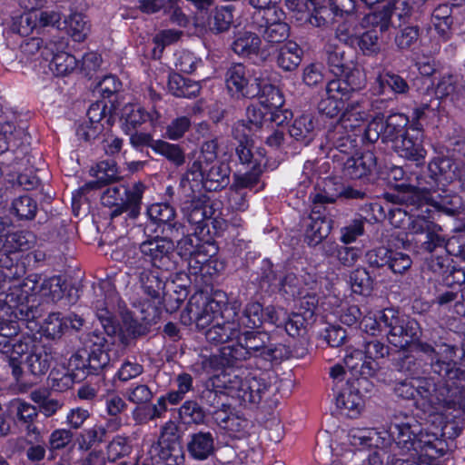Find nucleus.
Here are the masks:
<instances>
[{
	"instance_id": "5",
	"label": "nucleus",
	"mask_w": 465,
	"mask_h": 465,
	"mask_svg": "<svg viewBox=\"0 0 465 465\" xmlns=\"http://www.w3.org/2000/svg\"><path fill=\"white\" fill-rule=\"evenodd\" d=\"M227 297L223 292H215L212 296L203 292L193 294L181 315L182 322L188 325L195 322L198 329L204 330L226 314Z\"/></svg>"
},
{
	"instance_id": "17",
	"label": "nucleus",
	"mask_w": 465,
	"mask_h": 465,
	"mask_svg": "<svg viewBox=\"0 0 465 465\" xmlns=\"http://www.w3.org/2000/svg\"><path fill=\"white\" fill-rule=\"evenodd\" d=\"M64 282L61 276L54 275L45 278L40 283L37 276L27 277L22 286V292L26 295L39 296L40 301L44 302H55L64 295Z\"/></svg>"
},
{
	"instance_id": "19",
	"label": "nucleus",
	"mask_w": 465,
	"mask_h": 465,
	"mask_svg": "<svg viewBox=\"0 0 465 465\" xmlns=\"http://www.w3.org/2000/svg\"><path fill=\"white\" fill-rule=\"evenodd\" d=\"M240 338L249 357H261L269 361L282 357V349L271 342L266 332L245 331Z\"/></svg>"
},
{
	"instance_id": "10",
	"label": "nucleus",
	"mask_w": 465,
	"mask_h": 465,
	"mask_svg": "<svg viewBox=\"0 0 465 465\" xmlns=\"http://www.w3.org/2000/svg\"><path fill=\"white\" fill-rule=\"evenodd\" d=\"M399 184L393 193H386V199L396 204H406L410 208L411 217L423 218L426 220L435 219L436 209L432 206V201L430 198V191L433 187Z\"/></svg>"
},
{
	"instance_id": "23",
	"label": "nucleus",
	"mask_w": 465,
	"mask_h": 465,
	"mask_svg": "<svg viewBox=\"0 0 465 465\" xmlns=\"http://www.w3.org/2000/svg\"><path fill=\"white\" fill-rule=\"evenodd\" d=\"M335 403L341 414L356 418L363 409V399L358 389L347 384L337 394Z\"/></svg>"
},
{
	"instance_id": "18",
	"label": "nucleus",
	"mask_w": 465,
	"mask_h": 465,
	"mask_svg": "<svg viewBox=\"0 0 465 465\" xmlns=\"http://www.w3.org/2000/svg\"><path fill=\"white\" fill-rule=\"evenodd\" d=\"M364 22L374 28L364 32L358 39V45L363 54L373 55L381 51L380 35L377 31L384 32L390 27V17L386 12L371 13L365 15Z\"/></svg>"
},
{
	"instance_id": "54",
	"label": "nucleus",
	"mask_w": 465,
	"mask_h": 465,
	"mask_svg": "<svg viewBox=\"0 0 465 465\" xmlns=\"http://www.w3.org/2000/svg\"><path fill=\"white\" fill-rule=\"evenodd\" d=\"M240 337L241 333L238 337H235L237 339L235 342L224 345L221 348L222 357L225 360L227 366H232L238 361L250 358Z\"/></svg>"
},
{
	"instance_id": "42",
	"label": "nucleus",
	"mask_w": 465,
	"mask_h": 465,
	"mask_svg": "<svg viewBox=\"0 0 465 465\" xmlns=\"http://www.w3.org/2000/svg\"><path fill=\"white\" fill-rule=\"evenodd\" d=\"M152 149L176 167L185 163L184 151L179 144L170 143L163 140H155L152 144Z\"/></svg>"
},
{
	"instance_id": "16",
	"label": "nucleus",
	"mask_w": 465,
	"mask_h": 465,
	"mask_svg": "<svg viewBox=\"0 0 465 465\" xmlns=\"http://www.w3.org/2000/svg\"><path fill=\"white\" fill-rule=\"evenodd\" d=\"M241 310V302L237 300L230 303V308H225V315L223 320L211 324L205 331V337L210 342L224 343L232 341L241 333L239 324H237L234 316L238 315Z\"/></svg>"
},
{
	"instance_id": "46",
	"label": "nucleus",
	"mask_w": 465,
	"mask_h": 465,
	"mask_svg": "<svg viewBox=\"0 0 465 465\" xmlns=\"http://www.w3.org/2000/svg\"><path fill=\"white\" fill-rule=\"evenodd\" d=\"M262 172L263 169L262 164L255 160L249 172H245L243 173H236L233 174L232 184L233 185V188H239L242 191L244 189L252 190L260 183Z\"/></svg>"
},
{
	"instance_id": "1",
	"label": "nucleus",
	"mask_w": 465,
	"mask_h": 465,
	"mask_svg": "<svg viewBox=\"0 0 465 465\" xmlns=\"http://www.w3.org/2000/svg\"><path fill=\"white\" fill-rule=\"evenodd\" d=\"M417 350L430 359L431 372L437 377L418 379L416 408L429 415L450 409L465 411V370L459 366V348L419 341Z\"/></svg>"
},
{
	"instance_id": "28",
	"label": "nucleus",
	"mask_w": 465,
	"mask_h": 465,
	"mask_svg": "<svg viewBox=\"0 0 465 465\" xmlns=\"http://www.w3.org/2000/svg\"><path fill=\"white\" fill-rule=\"evenodd\" d=\"M376 165V157L371 151L359 156L347 158L343 163V173L351 179H360L369 174Z\"/></svg>"
},
{
	"instance_id": "62",
	"label": "nucleus",
	"mask_w": 465,
	"mask_h": 465,
	"mask_svg": "<svg viewBox=\"0 0 465 465\" xmlns=\"http://www.w3.org/2000/svg\"><path fill=\"white\" fill-rule=\"evenodd\" d=\"M419 36V27L410 25L401 29L396 35L394 41L399 49L408 50L417 43Z\"/></svg>"
},
{
	"instance_id": "9",
	"label": "nucleus",
	"mask_w": 465,
	"mask_h": 465,
	"mask_svg": "<svg viewBox=\"0 0 465 465\" xmlns=\"http://www.w3.org/2000/svg\"><path fill=\"white\" fill-rule=\"evenodd\" d=\"M223 393L235 399L241 405L256 406L268 397L270 384L261 377L224 373L223 375Z\"/></svg>"
},
{
	"instance_id": "44",
	"label": "nucleus",
	"mask_w": 465,
	"mask_h": 465,
	"mask_svg": "<svg viewBox=\"0 0 465 465\" xmlns=\"http://www.w3.org/2000/svg\"><path fill=\"white\" fill-rule=\"evenodd\" d=\"M240 310L238 311V313ZM234 319L239 324V328H256L262 325L263 322V309L259 302H250L245 307L242 315L234 316Z\"/></svg>"
},
{
	"instance_id": "22",
	"label": "nucleus",
	"mask_w": 465,
	"mask_h": 465,
	"mask_svg": "<svg viewBox=\"0 0 465 465\" xmlns=\"http://www.w3.org/2000/svg\"><path fill=\"white\" fill-rule=\"evenodd\" d=\"M429 178L431 182H428V187L442 190L455 177V170L453 161L448 157H436L428 166Z\"/></svg>"
},
{
	"instance_id": "36",
	"label": "nucleus",
	"mask_w": 465,
	"mask_h": 465,
	"mask_svg": "<svg viewBox=\"0 0 465 465\" xmlns=\"http://www.w3.org/2000/svg\"><path fill=\"white\" fill-rule=\"evenodd\" d=\"M151 452L163 465H183L185 454L182 445L152 446Z\"/></svg>"
},
{
	"instance_id": "15",
	"label": "nucleus",
	"mask_w": 465,
	"mask_h": 465,
	"mask_svg": "<svg viewBox=\"0 0 465 465\" xmlns=\"http://www.w3.org/2000/svg\"><path fill=\"white\" fill-rule=\"evenodd\" d=\"M281 9H267L252 15V23L263 39L272 44L285 41L290 35V26L282 21Z\"/></svg>"
},
{
	"instance_id": "39",
	"label": "nucleus",
	"mask_w": 465,
	"mask_h": 465,
	"mask_svg": "<svg viewBox=\"0 0 465 465\" xmlns=\"http://www.w3.org/2000/svg\"><path fill=\"white\" fill-rule=\"evenodd\" d=\"M219 143L217 138H212L204 141L201 145L200 154L189 166L190 173L201 171L202 165L207 166L217 162Z\"/></svg>"
},
{
	"instance_id": "13",
	"label": "nucleus",
	"mask_w": 465,
	"mask_h": 465,
	"mask_svg": "<svg viewBox=\"0 0 465 465\" xmlns=\"http://www.w3.org/2000/svg\"><path fill=\"white\" fill-rule=\"evenodd\" d=\"M225 84L232 96L252 99L263 91L266 83H262L252 69L242 64H234L226 72Z\"/></svg>"
},
{
	"instance_id": "61",
	"label": "nucleus",
	"mask_w": 465,
	"mask_h": 465,
	"mask_svg": "<svg viewBox=\"0 0 465 465\" xmlns=\"http://www.w3.org/2000/svg\"><path fill=\"white\" fill-rule=\"evenodd\" d=\"M199 235L200 234H194L193 232V234H189L182 238L177 242V253L186 262H188L189 258H191L197 251L198 247H200V244L204 242L199 237Z\"/></svg>"
},
{
	"instance_id": "45",
	"label": "nucleus",
	"mask_w": 465,
	"mask_h": 465,
	"mask_svg": "<svg viewBox=\"0 0 465 465\" xmlns=\"http://www.w3.org/2000/svg\"><path fill=\"white\" fill-rule=\"evenodd\" d=\"M349 283L354 293L367 296L373 289V279L363 267L353 270L349 276Z\"/></svg>"
},
{
	"instance_id": "30",
	"label": "nucleus",
	"mask_w": 465,
	"mask_h": 465,
	"mask_svg": "<svg viewBox=\"0 0 465 465\" xmlns=\"http://www.w3.org/2000/svg\"><path fill=\"white\" fill-rule=\"evenodd\" d=\"M386 87L395 94H406L410 90L407 81L391 71L380 72L371 84L375 94H383Z\"/></svg>"
},
{
	"instance_id": "32",
	"label": "nucleus",
	"mask_w": 465,
	"mask_h": 465,
	"mask_svg": "<svg viewBox=\"0 0 465 465\" xmlns=\"http://www.w3.org/2000/svg\"><path fill=\"white\" fill-rule=\"evenodd\" d=\"M202 86L198 81L183 77L176 73L169 76L168 90L176 97L194 98L199 95Z\"/></svg>"
},
{
	"instance_id": "25",
	"label": "nucleus",
	"mask_w": 465,
	"mask_h": 465,
	"mask_svg": "<svg viewBox=\"0 0 465 465\" xmlns=\"http://www.w3.org/2000/svg\"><path fill=\"white\" fill-rule=\"evenodd\" d=\"M183 213L187 222L194 226V234H203L206 228L208 219L207 205L205 200L198 197L183 203Z\"/></svg>"
},
{
	"instance_id": "57",
	"label": "nucleus",
	"mask_w": 465,
	"mask_h": 465,
	"mask_svg": "<svg viewBox=\"0 0 465 465\" xmlns=\"http://www.w3.org/2000/svg\"><path fill=\"white\" fill-rule=\"evenodd\" d=\"M422 13L415 4L414 0H395L392 14L403 22L411 18H418Z\"/></svg>"
},
{
	"instance_id": "6",
	"label": "nucleus",
	"mask_w": 465,
	"mask_h": 465,
	"mask_svg": "<svg viewBox=\"0 0 465 465\" xmlns=\"http://www.w3.org/2000/svg\"><path fill=\"white\" fill-rule=\"evenodd\" d=\"M389 353V347L385 343L372 339L365 341L361 348L348 347L343 362L353 377L367 380L376 375L381 368L379 360L387 357Z\"/></svg>"
},
{
	"instance_id": "48",
	"label": "nucleus",
	"mask_w": 465,
	"mask_h": 465,
	"mask_svg": "<svg viewBox=\"0 0 465 465\" xmlns=\"http://www.w3.org/2000/svg\"><path fill=\"white\" fill-rule=\"evenodd\" d=\"M452 5L443 4L438 5L431 15V22L438 33L445 37L453 24Z\"/></svg>"
},
{
	"instance_id": "7",
	"label": "nucleus",
	"mask_w": 465,
	"mask_h": 465,
	"mask_svg": "<svg viewBox=\"0 0 465 465\" xmlns=\"http://www.w3.org/2000/svg\"><path fill=\"white\" fill-rule=\"evenodd\" d=\"M259 102L252 104L246 109V122L252 128L259 131L271 123L282 124L290 113L282 110L284 104L281 91L271 84L263 85V91L257 96Z\"/></svg>"
},
{
	"instance_id": "56",
	"label": "nucleus",
	"mask_w": 465,
	"mask_h": 465,
	"mask_svg": "<svg viewBox=\"0 0 465 465\" xmlns=\"http://www.w3.org/2000/svg\"><path fill=\"white\" fill-rule=\"evenodd\" d=\"M338 75L341 77L351 94L363 89L367 83L365 74L355 67L349 66Z\"/></svg>"
},
{
	"instance_id": "50",
	"label": "nucleus",
	"mask_w": 465,
	"mask_h": 465,
	"mask_svg": "<svg viewBox=\"0 0 465 465\" xmlns=\"http://www.w3.org/2000/svg\"><path fill=\"white\" fill-rule=\"evenodd\" d=\"M9 408L15 414L16 420L23 425L35 422L38 416V411L34 405L20 399L11 401Z\"/></svg>"
},
{
	"instance_id": "8",
	"label": "nucleus",
	"mask_w": 465,
	"mask_h": 465,
	"mask_svg": "<svg viewBox=\"0 0 465 465\" xmlns=\"http://www.w3.org/2000/svg\"><path fill=\"white\" fill-rule=\"evenodd\" d=\"M145 185L135 183L131 188L124 185L111 186L101 196L102 204L111 211L109 216L113 219L124 213L131 219H135L141 211L142 198Z\"/></svg>"
},
{
	"instance_id": "2",
	"label": "nucleus",
	"mask_w": 465,
	"mask_h": 465,
	"mask_svg": "<svg viewBox=\"0 0 465 465\" xmlns=\"http://www.w3.org/2000/svg\"><path fill=\"white\" fill-rule=\"evenodd\" d=\"M387 432L388 443L391 439V446L399 455H409L411 458L426 456L437 459L446 453L445 441L437 433L423 431L420 423L412 416L396 415Z\"/></svg>"
},
{
	"instance_id": "35",
	"label": "nucleus",
	"mask_w": 465,
	"mask_h": 465,
	"mask_svg": "<svg viewBox=\"0 0 465 465\" xmlns=\"http://www.w3.org/2000/svg\"><path fill=\"white\" fill-rule=\"evenodd\" d=\"M260 37L252 32H239L232 44V51L242 57L257 55L261 49Z\"/></svg>"
},
{
	"instance_id": "40",
	"label": "nucleus",
	"mask_w": 465,
	"mask_h": 465,
	"mask_svg": "<svg viewBox=\"0 0 465 465\" xmlns=\"http://www.w3.org/2000/svg\"><path fill=\"white\" fill-rule=\"evenodd\" d=\"M346 49V45L331 42H330L325 47L327 64L331 67L332 73L336 75L341 74L347 67H349V61L345 55Z\"/></svg>"
},
{
	"instance_id": "41",
	"label": "nucleus",
	"mask_w": 465,
	"mask_h": 465,
	"mask_svg": "<svg viewBox=\"0 0 465 465\" xmlns=\"http://www.w3.org/2000/svg\"><path fill=\"white\" fill-rule=\"evenodd\" d=\"M115 298L116 295L114 292L112 291L108 301L96 300L94 303L96 316L108 335H112L116 331L114 314L111 311L112 303Z\"/></svg>"
},
{
	"instance_id": "55",
	"label": "nucleus",
	"mask_w": 465,
	"mask_h": 465,
	"mask_svg": "<svg viewBox=\"0 0 465 465\" xmlns=\"http://www.w3.org/2000/svg\"><path fill=\"white\" fill-rule=\"evenodd\" d=\"M106 436V428L103 425H94L84 430L79 438V448L82 450H90L94 444L104 441Z\"/></svg>"
},
{
	"instance_id": "29",
	"label": "nucleus",
	"mask_w": 465,
	"mask_h": 465,
	"mask_svg": "<svg viewBox=\"0 0 465 465\" xmlns=\"http://www.w3.org/2000/svg\"><path fill=\"white\" fill-rule=\"evenodd\" d=\"M189 455L196 460H204L214 452V438L210 431H199L189 436Z\"/></svg>"
},
{
	"instance_id": "53",
	"label": "nucleus",
	"mask_w": 465,
	"mask_h": 465,
	"mask_svg": "<svg viewBox=\"0 0 465 465\" xmlns=\"http://www.w3.org/2000/svg\"><path fill=\"white\" fill-rule=\"evenodd\" d=\"M11 211L21 220H32L36 214L37 203L29 195H22L13 201Z\"/></svg>"
},
{
	"instance_id": "21",
	"label": "nucleus",
	"mask_w": 465,
	"mask_h": 465,
	"mask_svg": "<svg viewBox=\"0 0 465 465\" xmlns=\"http://www.w3.org/2000/svg\"><path fill=\"white\" fill-rule=\"evenodd\" d=\"M391 147L399 156L417 163L423 161L427 153L422 145L421 134L417 130L396 139Z\"/></svg>"
},
{
	"instance_id": "11",
	"label": "nucleus",
	"mask_w": 465,
	"mask_h": 465,
	"mask_svg": "<svg viewBox=\"0 0 465 465\" xmlns=\"http://www.w3.org/2000/svg\"><path fill=\"white\" fill-rule=\"evenodd\" d=\"M380 320L383 322V328L387 330L389 342L399 349H406L418 339L420 332V324L416 320L410 319L391 308L381 311Z\"/></svg>"
},
{
	"instance_id": "20",
	"label": "nucleus",
	"mask_w": 465,
	"mask_h": 465,
	"mask_svg": "<svg viewBox=\"0 0 465 465\" xmlns=\"http://www.w3.org/2000/svg\"><path fill=\"white\" fill-rule=\"evenodd\" d=\"M202 170L197 173L186 172V179L199 181L208 191H218L226 187L230 183V168L223 163L215 162L207 166L202 165Z\"/></svg>"
},
{
	"instance_id": "3",
	"label": "nucleus",
	"mask_w": 465,
	"mask_h": 465,
	"mask_svg": "<svg viewBox=\"0 0 465 465\" xmlns=\"http://www.w3.org/2000/svg\"><path fill=\"white\" fill-rule=\"evenodd\" d=\"M174 244L166 237H153L140 243L139 252L128 248L123 260L128 269H144L145 267L169 271L174 266Z\"/></svg>"
},
{
	"instance_id": "58",
	"label": "nucleus",
	"mask_w": 465,
	"mask_h": 465,
	"mask_svg": "<svg viewBox=\"0 0 465 465\" xmlns=\"http://www.w3.org/2000/svg\"><path fill=\"white\" fill-rule=\"evenodd\" d=\"M179 414L185 423H203L205 414L199 404L193 401H185L179 410Z\"/></svg>"
},
{
	"instance_id": "37",
	"label": "nucleus",
	"mask_w": 465,
	"mask_h": 465,
	"mask_svg": "<svg viewBox=\"0 0 465 465\" xmlns=\"http://www.w3.org/2000/svg\"><path fill=\"white\" fill-rule=\"evenodd\" d=\"M408 124L409 118L404 114H391L384 123L382 140L394 143L396 139H400L410 132L407 129Z\"/></svg>"
},
{
	"instance_id": "59",
	"label": "nucleus",
	"mask_w": 465,
	"mask_h": 465,
	"mask_svg": "<svg viewBox=\"0 0 465 465\" xmlns=\"http://www.w3.org/2000/svg\"><path fill=\"white\" fill-rule=\"evenodd\" d=\"M182 445L179 426L173 420L167 421L162 428L158 440L152 446Z\"/></svg>"
},
{
	"instance_id": "31",
	"label": "nucleus",
	"mask_w": 465,
	"mask_h": 465,
	"mask_svg": "<svg viewBox=\"0 0 465 465\" xmlns=\"http://www.w3.org/2000/svg\"><path fill=\"white\" fill-rule=\"evenodd\" d=\"M442 190L430 191V200L432 201V206L436 211L441 212L445 214L453 216L460 213L462 210V199L456 193H445Z\"/></svg>"
},
{
	"instance_id": "14",
	"label": "nucleus",
	"mask_w": 465,
	"mask_h": 465,
	"mask_svg": "<svg viewBox=\"0 0 465 465\" xmlns=\"http://www.w3.org/2000/svg\"><path fill=\"white\" fill-rule=\"evenodd\" d=\"M67 41L61 36H54L46 42L42 57L48 61L49 69L56 76H65L78 68V60L71 54L65 52Z\"/></svg>"
},
{
	"instance_id": "64",
	"label": "nucleus",
	"mask_w": 465,
	"mask_h": 465,
	"mask_svg": "<svg viewBox=\"0 0 465 465\" xmlns=\"http://www.w3.org/2000/svg\"><path fill=\"white\" fill-rule=\"evenodd\" d=\"M132 450L129 439L124 436H115L107 446L108 459L115 460L128 455Z\"/></svg>"
},
{
	"instance_id": "33",
	"label": "nucleus",
	"mask_w": 465,
	"mask_h": 465,
	"mask_svg": "<svg viewBox=\"0 0 465 465\" xmlns=\"http://www.w3.org/2000/svg\"><path fill=\"white\" fill-rule=\"evenodd\" d=\"M303 55L302 49L295 42L289 41L282 45L276 55L277 65L286 72H292L298 68Z\"/></svg>"
},
{
	"instance_id": "38",
	"label": "nucleus",
	"mask_w": 465,
	"mask_h": 465,
	"mask_svg": "<svg viewBox=\"0 0 465 465\" xmlns=\"http://www.w3.org/2000/svg\"><path fill=\"white\" fill-rule=\"evenodd\" d=\"M122 117L124 121V132L130 134L137 127L147 122L148 115L139 104H127L123 107Z\"/></svg>"
},
{
	"instance_id": "60",
	"label": "nucleus",
	"mask_w": 465,
	"mask_h": 465,
	"mask_svg": "<svg viewBox=\"0 0 465 465\" xmlns=\"http://www.w3.org/2000/svg\"><path fill=\"white\" fill-rule=\"evenodd\" d=\"M192 121L188 116H179L172 120L165 127V137L177 141L183 137L185 133L190 129Z\"/></svg>"
},
{
	"instance_id": "24",
	"label": "nucleus",
	"mask_w": 465,
	"mask_h": 465,
	"mask_svg": "<svg viewBox=\"0 0 465 465\" xmlns=\"http://www.w3.org/2000/svg\"><path fill=\"white\" fill-rule=\"evenodd\" d=\"M348 440L351 446L361 447H385L388 444L386 431H378L370 428H352L348 432Z\"/></svg>"
},
{
	"instance_id": "12",
	"label": "nucleus",
	"mask_w": 465,
	"mask_h": 465,
	"mask_svg": "<svg viewBox=\"0 0 465 465\" xmlns=\"http://www.w3.org/2000/svg\"><path fill=\"white\" fill-rule=\"evenodd\" d=\"M14 351L17 361H22L25 355V362L29 371L36 376L45 374L54 360L51 349L31 335H24L17 340Z\"/></svg>"
},
{
	"instance_id": "43",
	"label": "nucleus",
	"mask_w": 465,
	"mask_h": 465,
	"mask_svg": "<svg viewBox=\"0 0 465 465\" xmlns=\"http://www.w3.org/2000/svg\"><path fill=\"white\" fill-rule=\"evenodd\" d=\"M314 127L313 117L311 114H302L293 120L289 133L297 141L308 143L313 137Z\"/></svg>"
},
{
	"instance_id": "27",
	"label": "nucleus",
	"mask_w": 465,
	"mask_h": 465,
	"mask_svg": "<svg viewBox=\"0 0 465 465\" xmlns=\"http://www.w3.org/2000/svg\"><path fill=\"white\" fill-rule=\"evenodd\" d=\"M35 243V235L28 231L8 232V228L0 236V253L7 255L30 249Z\"/></svg>"
},
{
	"instance_id": "49",
	"label": "nucleus",
	"mask_w": 465,
	"mask_h": 465,
	"mask_svg": "<svg viewBox=\"0 0 465 465\" xmlns=\"http://www.w3.org/2000/svg\"><path fill=\"white\" fill-rule=\"evenodd\" d=\"M71 37L75 42H83L90 32V25L81 13H73L64 20Z\"/></svg>"
},
{
	"instance_id": "63",
	"label": "nucleus",
	"mask_w": 465,
	"mask_h": 465,
	"mask_svg": "<svg viewBox=\"0 0 465 465\" xmlns=\"http://www.w3.org/2000/svg\"><path fill=\"white\" fill-rule=\"evenodd\" d=\"M68 329L67 322L64 321L60 313H51L44 323V331L46 336L55 339L60 337Z\"/></svg>"
},
{
	"instance_id": "47",
	"label": "nucleus",
	"mask_w": 465,
	"mask_h": 465,
	"mask_svg": "<svg viewBox=\"0 0 465 465\" xmlns=\"http://www.w3.org/2000/svg\"><path fill=\"white\" fill-rule=\"evenodd\" d=\"M331 225L324 218H311L305 231V242L309 245H317L327 237Z\"/></svg>"
},
{
	"instance_id": "34",
	"label": "nucleus",
	"mask_w": 465,
	"mask_h": 465,
	"mask_svg": "<svg viewBox=\"0 0 465 465\" xmlns=\"http://www.w3.org/2000/svg\"><path fill=\"white\" fill-rule=\"evenodd\" d=\"M217 252L218 248L213 242L204 241L187 262L190 272L192 274L202 272L205 267L214 262L213 257Z\"/></svg>"
},
{
	"instance_id": "26",
	"label": "nucleus",
	"mask_w": 465,
	"mask_h": 465,
	"mask_svg": "<svg viewBox=\"0 0 465 465\" xmlns=\"http://www.w3.org/2000/svg\"><path fill=\"white\" fill-rule=\"evenodd\" d=\"M158 269L145 267L144 269H129L130 273L139 279L143 292L150 299H160L164 289V282L161 279Z\"/></svg>"
},
{
	"instance_id": "51",
	"label": "nucleus",
	"mask_w": 465,
	"mask_h": 465,
	"mask_svg": "<svg viewBox=\"0 0 465 465\" xmlns=\"http://www.w3.org/2000/svg\"><path fill=\"white\" fill-rule=\"evenodd\" d=\"M232 11L233 7L232 5L216 8L213 17L209 21L210 29L215 33L227 31L233 21Z\"/></svg>"
},
{
	"instance_id": "52",
	"label": "nucleus",
	"mask_w": 465,
	"mask_h": 465,
	"mask_svg": "<svg viewBox=\"0 0 465 465\" xmlns=\"http://www.w3.org/2000/svg\"><path fill=\"white\" fill-rule=\"evenodd\" d=\"M148 216L158 224H166L174 227L175 211L168 203H153L147 210Z\"/></svg>"
},
{
	"instance_id": "4",
	"label": "nucleus",
	"mask_w": 465,
	"mask_h": 465,
	"mask_svg": "<svg viewBox=\"0 0 465 465\" xmlns=\"http://www.w3.org/2000/svg\"><path fill=\"white\" fill-rule=\"evenodd\" d=\"M373 103L367 98H361L347 104L340 120L327 133L330 143L342 153H347L355 146L354 132L370 117Z\"/></svg>"
}]
</instances>
